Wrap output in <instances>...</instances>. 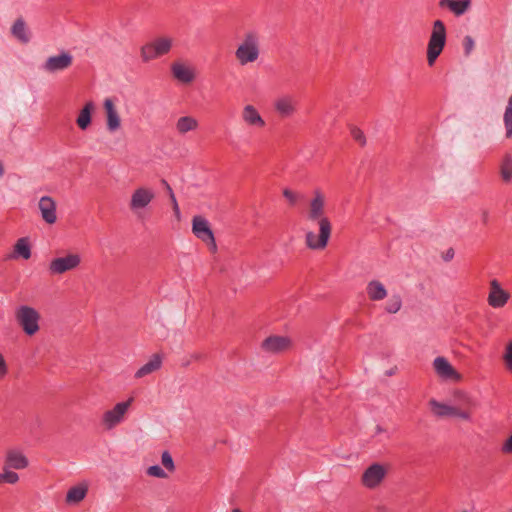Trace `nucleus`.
<instances>
[{
	"label": "nucleus",
	"instance_id": "nucleus-34",
	"mask_svg": "<svg viewBox=\"0 0 512 512\" xmlns=\"http://www.w3.org/2000/svg\"><path fill=\"white\" fill-rule=\"evenodd\" d=\"M161 461L163 466L170 472L175 470V464L171 454L168 451H164L161 455Z\"/></svg>",
	"mask_w": 512,
	"mask_h": 512
},
{
	"label": "nucleus",
	"instance_id": "nucleus-3",
	"mask_svg": "<svg viewBox=\"0 0 512 512\" xmlns=\"http://www.w3.org/2000/svg\"><path fill=\"white\" fill-rule=\"evenodd\" d=\"M446 43V28L441 20H436L427 47V61L430 66L434 64L441 54Z\"/></svg>",
	"mask_w": 512,
	"mask_h": 512
},
{
	"label": "nucleus",
	"instance_id": "nucleus-13",
	"mask_svg": "<svg viewBox=\"0 0 512 512\" xmlns=\"http://www.w3.org/2000/svg\"><path fill=\"white\" fill-rule=\"evenodd\" d=\"M42 219L47 224H54L57 221L56 202L50 196H42L38 203Z\"/></svg>",
	"mask_w": 512,
	"mask_h": 512
},
{
	"label": "nucleus",
	"instance_id": "nucleus-6",
	"mask_svg": "<svg viewBox=\"0 0 512 512\" xmlns=\"http://www.w3.org/2000/svg\"><path fill=\"white\" fill-rule=\"evenodd\" d=\"M172 47V39L167 37L157 38L145 44L141 48V57L144 62L166 55Z\"/></svg>",
	"mask_w": 512,
	"mask_h": 512
},
{
	"label": "nucleus",
	"instance_id": "nucleus-1",
	"mask_svg": "<svg viewBox=\"0 0 512 512\" xmlns=\"http://www.w3.org/2000/svg\"><path fill=\"white\" fill-rule=\"evenodd\" d=\"M325 197L320 190H315L313 198L309 203L307 218L309 221L317 222L319 234L309 231L306 233V245L310 249L319 250L326 247L331 235V222L324 216Z\"/></svg>",
	"mask_w": 512,
	"mask_h": 512
},
{
	"label": "nucleus",
	"instance_id": "nucleus-23",
	"mask_svg": "<svg viewBox=\"0 0 512 512\" xmlns=\"http://www.w3.org/2000/svg\"><path fill=\"white\" fill-rule=\"evenodd\" d=\"M367 294L371 300L379 301L387 296V290L378 280H372L367 284Z\"/></svg>",
	"mask_w": 512,
	"mask_h": 512
},
{
	"label": "nucleus",
	"instance_id": "nucleus-48",
	"mask_svg": "<svg viewBox=\"0 0 512 512\" xmlns=\"http://www.w3.org/2000/svg\"><path fill=\"white\" fill-rule=\"evenodd\" d=\"M4 174H5V168H4L2 161L0 160V178L3 177Z\"/></svg>",
	"mask_w": 512,
	"mask_h": 512
},
{
	"label": "nucleus",
	"instance_id": "nucleus-35",
	"mask_svg": "<svg viewBox=\"0 0 512 512\" xmlns=\"http://www.w3.org/2000/svg\"><path fill=\"white\" fill-rule=\"evenodd\" d=\"M146 472L149 476L156 477V478H166L167 477V473L159 465H152V466L148 467Z\"/></svg>",
	"mask_w": 512,
	"mask_h": 512
},
{
	"label": "nucleus",
	"instance_id": "nucleus-18",
	"mask_svg": "<svg viewBox=\"0 0 512 512\" xmlns=\"http://www.w3.org/2000/svg\"><path fill=\"white\" fill-rule=\"evenodd\" d=\"M104 108L107 115V130L110 133L117 131L121 126L120 116L110 98L105 99Z\"/></svg>",
	"mask_w": 512,
	"mask_h": 512
},
{
	"label": "nucleus",
	"instance_id": "nucleus-46",
	"mask_svg": "<svg viewBox=\"0 0 512 512\" xmlns=\"http://www.w3.org/2000/svg\"><path fill=\"white\" fill-rule=\"evenodd\" d=\"M481 217H482V221L484 223H486L488 221V218H489L488 211H486V210L482 211V216Z\"/></svg>",
	"mask_w": 512,
	"mask_h": 512
},
{
	"label": "nucleus",
	"instance_id": "nucleus-32",
	"mask_svg": "<svg viewBox=\"0 0 512 512\" xmlns=\"http://www.w3.org/2000/svg\"><path fill=\"white\" fill-rule=\"evenodd\" d=\"M19 480V475L4 466L3 472L0 473V485L3 483L15 484Z\"/></svg>",
	"mask_w": 512,
	"mask_h": 512
},
{
	"label": "nucleus",
	"instance_id": "nucleus-37",
	"mask_svg": "<svg viewBox=\"0 0 512 512\" xmlns=\"http://www.w3.org/2000/svg\"><path fill=\"white\" fill-rule=\"evenodd\" d=\"M504 361L509 371L512 372V342H510L506 347Z\"/></svg>",
	"mask_w": 512,
	"mask_h": 512
},
{
	"label": "nucleus",
	"instance_id": "nucleus-38",
	"mask_svg": "<svg viewBox=\"0 0 512 512\" xmlns=\"http://www.w3.org/2000/svg\"><path fill=\"white\" fill-rule=\"evenodd\" d=\"M474 46H475V42H474L473 38L469 35L465 36L464 40H463V47H464V51H465L466 55H469L472 52V50L474 49Z\"/></svg>",
	"mask_w": 512,
	"mask_h": 512
},
{
	"label": "nucleus",
	"instance_id": "nucleus-29",
	"mask_svg": "<svg viewBox=\"0 0 512 512\" xmlns=\"http://www.w3.org/2000/svg\"><path fill=\"white\" fill-rule=\"evenodd\" d=\"M87 488L84 486H74L70 488L66 495L67 503H78L86 496Z\"/></svg>",
	"mask_w": 512,
	"mask_h": 512
},
{
	"label": "nucleus",
	"instance_id": "nucleus-9",
	"mask_svg": "<svg viewBox=\"0 0 512 512\" xmlns=\"http://www.w3.org/2000/svg\"><path fill=\"white\" fill-rule=\"evenodd\" d=\"M387 475V469L383 464L373 463L368 466L361 477V482L368 489L377 488Z\"/></svg>",
	"mask_w": 512,
	"mask_h": 512
},
{
	"label": "nucleus",
	"instance_id": "nucleus-24",
	"mask_svg": "<svg viewBox=\"0 0 512 512\" xmlns=\"http://www.w3.org/2000/svg\"><path fill=\"white\" fill-rule=\"evenodd\" d=\"M441 7L449 8L455 15L460 16L470 6V0H440Z\"/></svg>",
	"mask_w": 512,
	"mask_h": 512
},
{
	"label": "nucleus",
	"instance_id": "nucleus-19",
	"mask_svg": "<svg viewBox=\"0 0 512 512\" xmlns=\"http://www.w3.org/2000/svg\"><path fill=\"white\" fill-rule=\"evenodd\" d=\"M29 462L26 456L19 450H10L5 459V466L9 469H24L28 466Z\"/></svg>",
	"mask_w": 512,
	"mask_h": 512
},
{
	"label": "nucleus",
	"instance_id": "nucleus-16",
	"mask_svg": "<svg viewBox=\"0 0 512 512\" xmlns=\"http://www.w3.org/2000/svg\"><path fill=\"white\" fill-rule=\"evenodd\" d=\"M290 339L285 336H270L266 338L262 347L264 350L270 353H279L286 350L290 346Z\"/></svg>",
	"mask_w": 512,
	"mask_h": 512
},
{
	"label": "nucleus",
	"instance_id": "nucleus-43",
	"mask_svg": "<svg viewBox=\"0 0 512 512\" xmlns=\"http://www.w3.org/2000/svg\"><path fill=\"white\" fill-rule=\"evenodd\" d=\"M8 372V368L3 356L0 354V378L4 377Z\"/></svg>",
	"mask_w": 512,
	"mask_h": 512
},
{
	"label": "nucleus",
	"instance_id": "nucleus-15",
	"mask_svg": "<svg viewBox=\"0 0 512 512\" xmlns=\"http://www.w3.org/2000/svg\"><path fill=\"white\" fill-rule=\"evenodd\" d=\"M192 232L203 242L214 235L208 220L200 215L192 219Z\"/></svg>",
	"mask_w": 512,
	"mask_h": 512
},
{
	"label": "nucleus",
	"instance_id": "nucleus-30",
	"mask_svg": "<svg viewBox=\"0 0 512 512\" xmlns=\"http://www.w3.org/2000/svg\"><path fill=\"white\" fill-rule=\"evenodd\" d=\"M503 122L506 130V137L512 138V95L508 99V104L503 116Z\"/></svg>",
	"mask_w": 512,
	"mask_h": 512
},
{
	"label": "nucleus",
	"instance_id": "nucleus-49",
	"mask_svg": "<svg viewBox=\"0 0 512 512\" xmlns=\"http://www.w3.org/2000/svg\"><path fill=\"white\" fill-rule=\"evenodd\" d=\"M162 183L165 185L167 193L170 195V190H172V188L170 187L166 180H162Z\"/></svg>",
	"mask_w": 512,
	"mask_h": 512
},
{
	"label": "nucleus",
	"instance_id": "nucleus-33",
	"mask_svg": "<svg viewBox=\"0 0 512 512\" xmlns=\"http://www.w3.org/2000/svg\"><path fill=\"white\" fill-rule=\"evenodd\" d=\"M402 307V299L399 295H393L386 305V311L391 314L397 313Z\"/></svg>",
	"mask_w": 512,
	"mask_h": 512
},
{
	"label": "nucleus",
	"instance_id": "nucleus-22",
	"mask_svg": "<svg viewBox=\"0 0 512 512\" xmlns=\"http://www.w3.org/2000/svg\"><path fill=\"white\" fill-rule=\"evenodd\" d=\"M31 257V246L29 243V239L26 237H22L18 239L14 245V249L12 254L10 255L11 259L23 258L25 260Z\"/></svg>",
	"mask_w": 512,
	"mask_h": 512
},
{
	"label": "nucleus",
	"instance_id": "nucleus-31",
	"mask_svg": "<svg viewBox=\"0 0 512 512\" xmlns=\"http://www.w3.org/2000/svg\"><path fill=\"white\" fill-rule=\"evenodd\" d=\"M501 177L504 181L508 182L512 179V156L505 155L501 163Z\"/></svg>",
	"mask_w": 512,
	"mask_h": 512
},
{
	"label": "nucleus",
	"instance_id": "nucleus-4",
	"mask_svg": "<svg viewBox=\"0 0 512 512\" xmlns=\"http://www.w3.org/2000/svg\"><path fill=\"white\" fill-rule=\"evenodd\" d=\"M15 319L25 334L32 336L39 331L40 314L35 308L27 305L17 307Z\"/></svg>",
	"mask_w": 512,
	"mask_h": 512
},
{
	"label": "nucleus",
	"instance_id": "nucleus-40",
	"mask_svg": "<svg viewBox=\"0 0 512 512\" xmlns=\"http://www.w3.org/2000/svg\"><path fill=\"white\" fill-rule=\"evenodd\" d=\"M283 196L290 202V204L294 205L297 202V196L290 189L283 190Z\"/></svg>",
	"mask_w": 512,
	"mask_h": 512
},
{
	"label": "nucleus",
	"instance_id": "nucleus-27",
	"mask_svg": "<svg viewBox=\"0 0 512 512\" xmlns=\"http://www.w3.org/2000/svg\"><path fill=\"white\" fill-rule=\"evenodd\" d=\"M429 405L437 417H453L455 414L454 406L441 403L435 399L430 400Z\"/></svg>",
	"mask_w": 512,
	"mask_h": 512
},
{
	"label": "nucleus",
	"instance_id": "nucleus-14",
	"mask_svg": "<svg viewBox=\"0 0 512 512\" xmlns=\"http://www.w3.org/2000/svg\"><path fill=\"white\" fill-rule=\"evenodd\" d=\"M241 117L244 123L249 127L263 128L266 124L259 111L251 104H247L243 107Z\"/></svg>",
	"mask_w": 512,
	"mask_h": 512
},
{
	"label": "nucleus",
	"instance_id": "nucleus-41",
	"mask_svg": "<svg viewBox=\"0 0 512 512\" xmlns=\"http://www.w3.org/2000/svg\"><path fill=\"white\" fill-rule=\"evenodd\" d=\"M501 450L503 453H507V454L512 453V434L503 443Z\"/></svg>",
	"mask_w": 512,
	"mask_h": 512
},
{
	"label": "nucleus",
	"instance_id": "nucleus-51",
	"mask_svg": "<svg viewBox=\"0 0 512 512\" xmlns=\"http://www.w3.org/2000/svg\"><path fill=\"white\" fill-rule=\"evenodd\" d=\"M231 512H241V510L236 508V509H233Z\"/></svg>",
	"mask_w": 512,
	"mask_h": 512
},
{
	"label": "nucleus",
	"instance_id": "nucleus-12",
	"mask_svg": "<svg viewBox=\"0 0 512 512\" xmlns=\"http://www.w3.org/2000/svg\"><path fill=\"white\" fill-rule=\"evenodd\" d=\"M509 298L510 294L501 287L496 279H493L490 282V292L487 298L488 304L496 309L502 308L507 304Z\"/></svg>",
	"mask_w": 512,
	"mask_h": 512
},
{
	"label": "nucleus",
	"instance_id": "nucleus-45",
	"mask_svg": "<svg viewBox=\"0 0 512 512\" xmlns=\"http://www.w3.org/2000/svg\"><path fill=\"white\" fill-rule=\"evenodd\" d=\"M454 257V250L453 249H448L445 256H444V260L445 261H450L452 258Z\"/></svg>",
	"mask_w": 512,
	"mask_h": 512
},
{
	"label": "nucleus",
	"instance_id": "nucleus-5",
	"mask_svg": "<svg viewBox=\"0 0 512 512\" xmlns=\"http://www.w3.org/2000/svg\"><path fill=\"white\" fill-rule=\"evenodd\" d=\"M155 198V191L146 186H139L131 194L129 208L136 216H141Z\"/></svg>",
	"mask_w": 512,
	"mask_h": 512
},
{
	"label": "nucleus",
	"instance_id": "nucleus-28",
	"mask_svg": "<svg viewBox=\"0 0 512 512\" xmlns=\"http://www.w3.org/2000/svg\"><path fill=\"white\" fill-rule=\"evenodd\" d=\"M11 32L13 36L22 43H28L30 41L29 31L23 19H17L14 22Z\"/></svg>",
	"mask_w": 512,
	"mask_h": 512
},
{
	"label": "nucleus",
	"instance_id": "nucleus-50",
	"mask_svg": "<svg viewBox=\"0 0 512 512\" xmlns=\"http://www.w3.org/2000/svg\"><path fill=\"white\" fill-rule=\"evenodd\" d=\"M383 432H385V430L380 425H377L376 426V434H380Z\"/></svg>",
	"mask_w": 512,
	"mask_h": 512
},
{
	"label": "nucleus",
	"instance_id": "nucleus-21",
	"mask_svg": "<svg viewBox=\"0 0 512 512\" xmlns=\"http://www.w3.org/2000/svg\"><path fill=\"white\" fill-rule=\"evenodd\" d=\"M162 366V357L159 354H154L147 363L142 365L136 372L135 378H142L157 370Z\"/></svg>",
	"mask_w": 512,
	"mask_h": 512
},
{
	"label": "nucleus",
	"instance_id": "nucleus-39",
	"mask_svg": "<svg viewBox=\"0 0 512 512\" xmlns=\"http://www.w3.org/2000/svg\"><path fill=\"white\" fill-rule=\"evenodd\" d=\"M170 200L172 203L174 214H175L176 218L179 220L181 218V211H180V208H179V205H178V202H177V199H176V196H175L173 190H170Z\"/></svg>",
	"mask_w": 512,
	"mask_h": 512
},
{
	"label": "nucleus",
	"instance_id": "nucleus-2",
	"mask_svg": "<svg viewBox=\"0 0 512 512\" xmlns=\"http://www.w3.org/2000/svg\"><path fill=\"white\" fill-rule=\"evenodd\" d=\"M260 56V35L256 30L246 31L235 50V57L241 66L258 60Z\"/></svg>",
	"mask_w": 512,
	"mask_h": 512
},
{
	"label": "nucleus",
	"instance_id": "nucleus-11",
	"mask_svg": "<svg viewBox=\"0 0 512 512\" xmlns=\"http://www.w3.org/2000/svg\"><path fill=\"white\" fill-rule=\"evenodd\" d=\"M433 368L437 376L443 380L460 381L461 379V375L443 356H438L434 359Z\"/></svg>",
	"mask_w": 512,
	"mask_h": 512
},
{
	"label": "nucleus",
	"instance_id": "nucleus-10",
	"mask_svg": "<svg viewBox=\"0 0 512 512\" xmlns=\"http://www.w3.org/2000/svg\"><path fill=\"white\" fill-rule=\"evenodd\" d=\"M132 400L133 399L130 398L125 402H119L111 410L106 411L102 417L103 425L110 430L121 423Z\"/></svg>",
	"mask_w": 512,
	"mask_h": 512
},
{
	"label": "nucleus",
	"instance_id": "nucleus-20",
	"mask_svg": "<svg viewBox=\"0 0 512 512\" xmlns=\"http://www.w3.org/2000/svg\"><path fill=\"white\" fill-rule=\"evenodd\" d=\"M173 76L182 83H191L195 79L194 70L182 63H174L171 66Z\"/></svg>",
	"mask_w": 512,
	"mask_h": 512
},
{
	"label": "nucleus",
	"instance_id": "nucleus-47",
	"mask_svg": "<svg viewBox=\"0 0 512 512\" xmlns=\"http://www.w3.org/2000/svg\"><path fill=\"white\" fill-rule=\"evenodd\" d=\"M465 405L472 407V406L475 405V403H474V401L472 399L467 397L466 400H465Z\"/></svg>",
	"mask_w": 512,
	"mask_h": 512
},
{
	"label": "nucleus",
	"instance_id": "nucleus-26",
	"mask_svg": "<svg viewBox=\"0 0 512 512\" xmlns=\"http://www.w3.org/2000/svg\"><path fill=\"white\" fill-rule=\"evenodd\" d=\"M198 120L192 116H182L176 122V130L179 134H186L198 128Z\"/></svg>",
	"mask_w": 512,
	"mask_h": 512
},
{
	"label": "nucleus",
	"instance_id": "nucleus-17",
	"mask_svg": "<svg viewBox=\"0 0 512 512\" xmlns=\"http://www.w3.org/2000/svg\"><path fill=\"white\" fill-rule=\"evenodd\" d=\"M274 107L280 116L290 117L296 111V100L291 95H284L275 101Z\"/></svg>",
	"mask_w": 512,
	"mask_h": 512
},
{
	"label": "nucleus",
	"instance_id": "nucleus-7",
	"mask_svg": "<svg viewBox=\"0 0 512 512\" xmlns=\"http://www.w3.org/2000/svg\"><path fill=\"white\" fill-rule=\"evenodd\" d=\"M81 263V256L76 253L54 258L49 264V272L52 275L64 274L76 269Z\"/></svg>",
	"mask_w": 512,
	"mask_h": 512
},
{
	"label": "nucleus",
	"instance_id": "nucleus-42",
	"mask_svg": "<svg viewBox=\"0 0 512 512\" xmlns=\"http://www.w3.org/2000/svg\"><path fill=\"white\" fill-rule=\"evenodd\" d=\"M453 417H458V418H461V419L467 420V421L471 420L470 414L468 412L461 411V410L457 409L456 407H455V414Z\"/></svg>",
	"mask_w": 512,
	"mask_h": 512
},
{
	"label": "nucleus",
	"instance_id": "nucleus-8",
	"mask_svg": "<svg viewBox=\"0 0 512 512\" xmlns=\"http://www.w3.org/2000/svg\"><path fill=\"white\" fill-rule=\"evenodd\" d=\"M73 56L65 50L58 55L50 56L41 64L40 69L47 73H57L69 68L72 65Z\"/></svg>",
	"mask_w": 512,
	"mask_h": 512
},
{
	"label": "nucleus",
	"instance_id": "nucleus-25",
	"mask_svg": "<svg viewBox=\"0 0 512 512\" xmlns=\"http://www.w3.org/2000/svg\"><path fill=\"white\" fill-rule=\"evenodd\" d=\"M94 110V103L92 101L87 102L82 110L80 111L76 123L81 130H86L91 123V115Z\"/></svg>",
	"mask_w": 512,
	"mask_h": 512
},
{
	"label": "nucleus",
	"instance_id": "nucleus-36",
	"mask_svg": "<svg viewBox=\"0 0 512 512\" xmlns=\"http://www.w3.org/2000/svg\"><path fill=\"white\" fill-rule=\"evenodd\" d=\"M351 135L354 138V140L359 142L361 145L366 144V139H365L364 133L359 128L353 127L351 129Z\"/></svg>",
	"mask_w": 512,
	"mask_h": 512
},
{
	"label": "nucleus",
	"instance_id": "nucleus-44",
	"mask_svg": "<svg viewBox=\"0 0 512 512\" xmlns=\"http://www.w3.org/2000/svg\"><path fill=\"white\" fill-rule=\"evenodd\" d=\"M204 242L207 244V246L209 247V249L212 252H216L217 244H216L214 235L212 237H210L209 239L205 240Z\"/></svg>",
	"mask_w": 512,
	"mask_h": 512
}]
</instances>
